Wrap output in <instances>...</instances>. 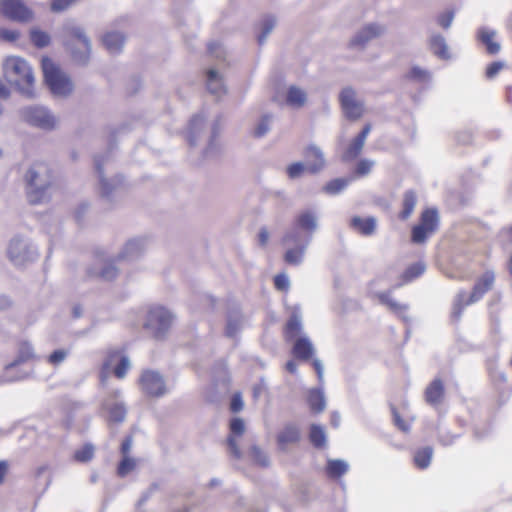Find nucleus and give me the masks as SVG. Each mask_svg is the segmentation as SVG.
<instances>
[{
  "label": "nucleus",
  "mask_w": 512,
  "mask_h": 512,
  "mask_svg": "<svg viewBox=\"0 0 512 512\" xmlns=\"http://www.w3.org/2000/svg\"><path fill=\"white\" fill-rule=\"evenodd\" d=\"M27 197L31 204L42 203L53 182L50 167L44 162L34 163L25 175Z\"/></svg>",
  "instance_id": "obj_1"
},
{
  "label": "nucleus",
  "mask_w": 512,
  "mask_h": 512,
  "mask_svg": "<svg viewBox=\"0 0 512 512\" xmlns=\"http://www.w3.org/2000/svg\"><path fill=\"white\" fill-rule=\"evenodd\" d=\"M495 282V273L492 270H487L480 277H478L474 283L472 291L467 295L466 291H460L454 300L452 317L455 320H459L465 307L478 302L483 296L489 292Z\"/></svg>",
  "instance_id": "obj_2"
},
{
  "label": "nucleus",
  "mask_w": 512,
  "mask_h": 512,
  "mask_svg": "<svg viewBox=\"0 0 512 512\" xmlns=\"http://www.w3.org/2000/svg\"><path fill=\"white\" fill-rule=\"evenodd\" d=\"M3 71L5 77L13 82L18 89L32 96V87L34 84V75L27 61L19 56H8L3 61Z\"/></svg>",
  "instance_id": "obj_3"
},
{
  "label": "nucleus",
  "mask_w": 512,
  "mask_h": 512,
  "mask_svg": "<svg viewBox=\"0 0 512 512\" xmlns=\"http://www.w3.org/2000/svg\"><path fill=\"white\" fill-rule=\"evenodd\" d=\"M41 67L44 79L50 90L57 95H68L73 90L70 78L47 56L42 58Z\"/></svg>",
  "instance_id": "obj_4"
},
{
  "label": "nucleus",
  "mask_w": 512,
  "mask_h": 512,
  "mask_svg": "<svg viewBox=\"0 0 512 512\" xmlns=\"http://www.w3.org/2000/svg\"><path fill=\"white\" fill-rule=\"evenodd\" d=\"M173 315L163 306L151 307L146 316L144 328L155 339H161L170 329Z\"/></svg>",
  "instance_id": "obj_5"
},
{
  "label": "nucleus",
  "mask_w": 512,
  "mask_h": 512,
  "mask_svg": "<svg viewBox=\"0 0 512 512\" xmlns=\"http://www.w3.org/2000/svg\"><path fill=\"white\" fill-rule=\"evenodd\" d=\"M439 227V214L435 208L424 209L419 218V223L411 230V241L415 244H423L433 235Z\"/></svg>",
  "instance_id": "obj_6"
},
{
  "label": "nucleus",
  "mask_w": 512,
  "mask_h": 512,
  "mask_svg": "<svg viewBox=\"0 0 512 512\" xmlns=\"http://www.w3.org/2000/svg\"><path fill=\"white\" fill-rule=\"evenodd\" d=\"M66 47L72 58L79 64H86L90 57L91 45L88 37L79 27L67 30Z\"/></svg>",
  "instance_id": "obj_7"
},
{
  "label": "nucleus",
  "mask_w": 512,
  "mask_h": 512,
  "mask_svg": "<svg viewBox=\"0 0 512 512\" xmlns=\"http://www.w3.org/2000/svg\"><path fill=\"white\" fill-rule=\"evenodd\" d=\"M138 384L142 392L149 397H161L167 392L163 377L151 369L142 371Z\"/></svg>",
  "instance_id": "obj_8"
},
{
  "label": "nucleus",
  "mask_w": 512,
  "mask_h": 512,
  "mask_svg": "<svg viewBox=\"0 0 512 512\" xmlns=\"http://www.w3.org/2000/svg\"><path fill=\"white\" fill-rule=\"evenodd\" d=\"M115 361H117V364L112 370L113 375L117 379H123L126 377L130 369L129 358L123 355V353L118 349H109L102 365L101 380L103 382L107 377L105 373L110 369Z\"/></svg>",
  "instance_id": "obj_9"
},
{
  "label": "nucleus",
  "mask_w": 512,
  "mask_h": 512,
  "mask_svg": "<svg viewBox=\"0 0 512 512\" xmlns=\"http://www.w3.org/2000/svg\"><path fill=\"white\" fill-rule=\"evenodd\" d=\"M3 15L15 22L26 23L33 19V11L22 0H1Z\"/></svg>",
  "instance_id": "obj_10"
},
{
  "label": "nucleus",
  "mask_w": 512,
  "mask_h": 512,
  "mask_svg": "<svg viewBox=\"0 0 512 512\" xmlns=\"http://www.w3.org/2000/svg\"><path fill=\"white\" fill-rule=\"evenodd\" d=\"M339 101L345 116L349 120L355 121L363 116L365 112L363 102L357 99L356 92L351 87H346L341 91Z\"/></svg>",
  "instance_id": "obj_11"
},
{
  "label": "nucleus",
  "mask_w": 512,
  "mask_h": 512,
  "mask_svg": "<svg viewBox=\"0 0 512 512\" xmlns=\"http://www.w3.org/2000/svg\"><path fill=\"white\" fill-rule=\"evenodd\" d=\"M22 116L28 123L44 129H51L56 123L54 116L42 107H26L22 111Z\"/></svg>",
  "instance_id": "obj_12"
},
{
  "label": "nucleus",
  "mask_w": 512,
  "mask_h": 512,
  "mask_svg": "<svg viewBox=\"0 0 512 512\" xmlns=\"http://www.w3.org/2000/svg\"><path fill=\"white\" fill-rule=\"evenodd\" d=\"M370 131L371 124H365L360 133L345 148L342 154L343 161H352L360 155Z\"/></svg>",
  "instance_id": "obj_13"
},
{
  "label": "nucleus",
  "mask_w": 512,
  "mask_h": 512,
  "mask_svg": "<svg viewBox=\"0 0 512 512\" xmlns=\"http://www.w3.org/2000/svg\"><path fill=\"white\" fill-rule=\"evenodd\" d=\"M102 408L106 412V421L109 426L123 422L126 417L127 410L122 402L106 399Z\"/></svg>",
  "instance_id": "obj_14"
},
{
  "label": "nucleus",
  "mask_w": 512,
  "mask_h": 512,
  "mask_svg": "<svg viewBox=\"0 0 512 512\" xmlns=\"http://www.w3.org/2000/svg\"><path fill=\"white\" fill-rule=\"evenodd\" d=\"M425 401L431 406H439L445 397L444 382L440 378H435L429 383L424 392Z\"/></svg>",
  "instance_id": "obj_15"
},
{
  "label": "nucleus",
  "mask_w": 512,
  "mask_h": 512,
  "mask_svg": "<svg viewBox=\"0 0 512 512\" xmlns=\"http://www.w3.org/2000/svg\"><path fill=\"white\" fill-rule=\"evenodd\" d=\"M245 431V424L241 418H233L230 421V435L227 439L229 451L235 458H240L241 452L238 447L236 437L243 435Z\"/></svg>",
  "instance_id": "obj_16"
},
{
  "label": "nucleus",
  "mask_w": 512,
  "mask_h": 512,
  "mask_svg": "<svg viewBox=\"0 0 512 512\" xmlns=\"http://www.w3.org/2000/svg\"><path fill=\"white\" fill-rule=\"evenodd\" d=\"M304 157L307 164V171L315 174L325 166V160L322 152L316 146H308L304 151Z\"/></svg>",
  "instance_id": "obj_17"
},
{
  "label": "nucleus",
  "mask_w": 512,
  "mask_h": 512,
  "mask_svg": "<svg viewBox=\"0 0 512 512\" xmlns=\"http://www.w3.org/2000/svg\"><path fill=\"white\" fill-rule=\"evenodd\" d=\"M300 440V430L294 424L286 425L277 435V443L281 449H285L290 444L298 443Z\"/></svg>",
  "instance_id": "obj_18"
},
{
  "label": "nucleus",
  "mask_w": 512,
  "mask_h": 512,
  "mask_svg": "<svg viewBox=\"0 0 512 512\" xmlns=\"http://www.w3.org/2000/svg\"><path fill=\"white\" fill-rule=\"evenodd\" d=\"M382 33V28L375 24L365 26L351 41V47L364 46L368 41L378 37Z\"/></svg>",
  "instance_id": "obj_19"
},
{
  "label": "nucleus",
  "mask_w": 512,
  "mask_h": 512,
  "mask_svg": "<svg viewBox=\"0 0 512 512\" xmlns=\"http://www.w3.org/2000/svg\"><path fill=\"white\" fill-rule=\"evenodd\" d=\"M314 349L310 340L306 337H299L295 340L292 348L293 356L301 361H308L312 358Z\"/></svg>",
  "instance_id": "obj_20"
},
{
  "label": "nucleus",
  "mask_w": 512,
  "mask_h": 512,
  "mask_svg": "<svg viewBox=\"0 0 512 512\" xmlns=\"http://www.w3.org/2000/svg\"><path fill=\"white\" fill-rule=\"evenodd\" d=\"M350 227L363 236H370L376 229V220L374 217L354 216L350 220Z\"/></svg>",
  "instance_id": "obj_21"
},
{
  "label": "nucleus",
  "mask_w": 512,
  "mask_h": 512,
  "mask_svg": "<svg viewBox=\"0 0 512 512\" xmlns=\"http://www.w3.org/2000/svg\"><path fill=\"white\" fill-rule=\"evenodd\" d=\"M478 40L486 47L490 55H495L500 51V45L495 41V32L486 28H481L477 33Z\"/></svg>",
  "instance_id": "obj_22"
},
{
  "label": "nucleus",
  "mask_w": 512,
  "mask_h": 512,
  "mask_svg": "<svg viewBox=\"0 0 512 512\" xmlns=\"http://www.w3.org/2000/svg\"><path fill=\"white\" fill-rule=\"evenodd\" d=\"M416 204V193L412 190L406 191L403 195L402 210L398 214L399 219L407 220L412 215Z\"/></svg>",
  "instance_id": "obj_23"
},
{
  "label": "nucleus",
  "mask_w": 512,
  "mask_h": 512,
  "mask_svg": "<svg viewBox=\"0 0 512 512\" xmlns=\"http://www.w3.org/2000/svg\"><path fill=\"white\" fill-rule=\"evenodd\" d=\"M125 37L117 32H108L102 37L105 48L111 53H117L121 50Z\"/></svg>",
  "instance_id": "obj_24"
},
{
  "label": "nucleus",
  "mask_w": 512,
  "mask_h": 512,
  "mask_svg": "<svg viewBox=\"0 0 512 512\" xmlns=\"http://www.w3.org/2000/svg\"><path fill=\"white\" fill-rule=\"evenodd\" d=\"M207 88L211 94L217 96H220L221 94L226 92L222 78L213 69H210L207 72Z\"/></svg>",
  "instance_id": "obj_25"
},
{
  "label": "nucleus",
  "mask_w": 512,
  "mask_h": 512,
  "mask_svg": "<svg viewBox=\"0 0 512 512\" xmlns=\"http://www.w3.org/2000/svg\"><path fill=\"white\" fill-rule=\"evenodd\" d=\"M433 449L431 447H423L415 451L413 462L416 468L426 469L432 460Z\"/></svg>",
  "instance_id": "obj_26"
},
{
  "label": "nucleus",
  "mask_w": 512,
  "mask_h": 512,
  "mask_svg": "<svg viewBox=\"0 0 512 512\" xmlns=\"http://www.w3.org/2000/svg\"><path fill=\"white\" fill-rule=\"evenodd\" d=\"M301 332V321L297 315H292L286 322L283 335L287 342L295 339Z\"/></svg>",
  "instance_id": "obj_27"
},
{
  "label": "nucleus",
  "mask_w": 512,
  "mask_h": 512,
  "mask_svg": "<svg viewBox=\"0 0 512 512\" xmlns=\"http://www.w3.org/2000/svg\"><path fill=\"white\" fill-rule=\"evenodd\" d=\"M307 402L310 410L318 414L325 409V399L323 393L318 389H312L308 393Z\"/></svg>",
  "instance_id": "obj_28"
},
{
  "label": "nucleus",
  "mask_w": 512,
  "mask_h": 512,
  "mask_svg": "<svg viewBox=\"0 0 512 512\" xmlns=\"http://www.w3.org/2000/svg\"><path fill=\"white\" fill-rule=\"evenodd\" d=\"M286 101L292 107H302L306 102V93L296 86H291L288 89Z\"/></svg>",
  "instance_id": "obj_29"
},
{
  "label": "nucleus",
  "mask_w": 512,
  "mask_h": 512,
  "mask_svg": "<svg viewBox=\"0 0 512 512\" xmlns=\"http://www.w3.org/2000/svg\"><path fill=\"white\" fill-rule=\"evenodd\" d=\"M391 413L393 417L394 425L402 432L408 433L411 428V424L414 421V417L406 416L403 417L399 410L395 406H391Z\"/></svg>",
  "instance_id": "obj_30"
},
{
  "label": "nucleus",
  "mask_w": 512,
  "mask_h": 512,
  "mask_svg": "<svg viewBox=\"0 0 512 512\" xmlns=\"http://www.w3.org/2000/svg\"><path fill=\"white\" fill-rule=\"evenodd\" d=\"M309 440L315 448H323L326 444L324 429L317 424H312L309 430Z\"/></svg>",
  "instance_id": "obj_31"
},
{
  "label": "nucleus",
  "mask_w": 512,
  "mask_h": 512,
  "mask_svg": "<svg viewBox=\"0 0 512 512\" xmlns=\"http://www.w3.org/2000/svg\"><path fill=\"white\" fill-rule=\"evenodd\" d=\"M30 40L35 47L44 48L50 44L51 37L47 32L35 27L30 30Z\"/></svg>",
  "instance_id": "obj_32"
},
{
  "label": "nucleus",
  "mask_w": 512,
  "mask_h": 512,
  "mask_svg": "<svg viewBox=\"0 0 512 512\" xmlns=\"http://www.w3.org/2000/svg\"><path fill=\"white\" fill-rule=\"evenodd\" d=\"M348 470L347 464L342 460H330L326 466V473L330 478L336 479L343 476Z\"/></svg>",
  "instance_id": "obj_33"
},
{
  "label": "nucleus",
  "mask_w": 512,
  "mask_h": 512,
  "mask_svg": "<svg viewBox=\"0 0 512 512\" xmlns=\"http://www.w3.org/2000/svg\"><path fill=\"white\" fill-rule=\"evenodd\" d=\"M94 454L95 447L91 443H86L81 448L75 450L73 460L78 463H87L93 459Z\"/></svg>",
  "instance_id": "obj_34"
},
{
  "label": "nucleus",
  "mask_w": 512,
  "mask_h": 512,
  "mask_svg": "<svg viewBox=\"0 0 512 512\" xmlns=\"http://www.w3.org/2000/svg\"><path fill=\"white\" fill-rule=\"evenodd\" d=\"M425 271V265L421 262L414 263L406 268L401 279L403 283H408L421 276Z\"/></svg>",
  "instance_id": "obj_35"
},
{
  "label": "nucleus",
  "mask_w": 512,
  "mask_h": 512,
  "mask_svg": "<svg viewBox=\"0 0 512 512\" xmlns=\"http://www.w3.org/2000/svg\"><path fill=\"white\" fill-rule=\"evenodd\" d=\"M297 227L312 232L316 227L315 216L311 212H303L296 219Z\"/></svg>",
  "instance_id": "obj_36"
},
{
  "label": "nucleus",
  "mask_w": 512,
  "mask_h": 512,
  "mask_svg": "<svg viewBox=\"0 0 512 512\" xmlns=\"http://www.w3.org/2000/svg\"><path fill=\"white\" fill-rule=\"evenodd\" d=\"M348 183L349 180L345 178L333 179L323 187V191L327 194L335 195L340 193L343 189H345Z\"/></svg>",
  "instance_id": "obj_37"
},
{
  "label": "nucleus",
  "mask_w": 512,
  "mask_h": 512,
  "mask_svg": "<svg viewBox=\"0 0 512 512\" xmlns=\"http://www.w3.org/2000/svg\"><path fill=\"white\" fill-rule=\"evenodd\" d=\"M136 465V459L130 456L123 457V459L119 462L117 466V475L122 478L127 476L136 468Z\"/></svg>",
  "instance_id": "obj_38"
},
{
  "label": "nucleus",
  "mask_w": 512,
  "mask_h": 512,
  "mask_svg": "<svg viewBox=\"0 0 512 512\" xmlns=\"http://www.w3.org/2000/svg\"><path fill=\"white\" fill-rule=\"evenodd\" d=\"M405 78L410 81H415L419 83H425L429 81L430 74L428 71L418 67L414 66L410 69V71L405 75Z\"/></svg>",
  "instance_id": "obj_39"
},
{
  "label": "nucleus",
  "mask_w": 512,
  "mask_h": 512,
  "mask_svg": "<svg viewBox=\"0 0 512 512\" xmlns=\"http://www.w3.org/2000/svg\"><path fill=\"white\" fill-rule=\"evenodd\" d=\"M117 274L118 269L111 261L107 262L98 274H94L92 271H89V277L97 276L103 280H113L116 278Z\"/></svg>",
  "instance_id": "obj_40"
},
{
  "label": "nucleus",
  "mask_w": 512,
  "mask_h": 512,
  "mask_svg": "<svg viewBox=\"0 0 512 512\" xmlns=\"http://www.w3.org/2000/svg\"><path fill=\"white\" fill-rule=\"evenodd\" d=\"M304 254V246H299L286 251L284 260L287 264L297 265L301 262Z\"/></svg>",
  "instance_id": "obj_41"
},
{
  "label": "nucleus",
  "mask_w": 512,
  "mask_h": 512,
  "mask_svg": "<svg viewBox=\"0 0 512 512\" xmlns=\"http://www.w3.org/2000/svg\"><path fill=\"white\" fill-rule=\"evenodd\" d=\"M381 304L386 305L393 312H400L405 309V306L399 304L395 300H393L389 293L382 292L377 295Z\"/></svg>",
  "instance_id": "obj_42"
},
{
  "label": "nucleus",
  "mask_w": 512,
  "mask_h": 512,
  "mask_svg": "<svg viewBox=\"0 0 512 512\" xmlns=\"http://www.w3.org/2000/svg\"><path fill=\"white\" fill-rule=\"evenodd\" d=\"M307 170V164H303L301 162H295V163H292L290 164L288 167H287V175L290 179H295V178H298L300 177L304 171Z\"/></svg>",
  "instance_id": "obj_43"
},
{
  "label": "nucleus",
  "mask_w": 512,
  "mask_h": 512,
  "mask_svg": "<svg viewBox=\"0 0 512 512\" xmlns=\"http://www.w3.org/2000/svg\"><path fill=\"white\" fill-rule=\"evenodd\" d=\"M68 350H65V349H57L55 351H53L49 356H48V363L53 365V366H57L59 365L60 363H62L66 357L68 356Z\"/></svg>",
  "instance_id": "obj_44"
},
{
  "label": "nucleus",
  "mask_w": 512,
  "mask_h": 512,
  "mask_svg": "<svg viewBox=\"0 0 512 512\" xmlns=\"http://www.w3.org/2000/svg\"><path fill=\"white\" fill-rule=\"evenodd\" d=\"M273 282H274L275 289L282 291V292H288L290 282H289V279L286 276V274L279 273V274L275 275L273 278Z\"/></svg>",
  "instance_id": "obj_45"
},
{
  "label": "nucleus",
  "mask_w": 512,
  "mask_h": 512,
  "mask_svg": "<svg viewBox=\"0 0 512 512\" xmlns=\"http://www.w3.org/2000/svg\"><path fill=\"white\" fill-rule=\"evenodd\" d=\"M251 456L255 464L262 467H266L268 465V458L260 448L253 447L251 449Z\"/></svg>",
  "instance_id": "obj_46"
},
{
  "label": "nucleus",
  "mask_w": 512,
  "mask_h": 512,
  "mask_svg": "<svg viewBox=\"0 0 512 512\" xmlns=\"http://www.w3.org/2000/svg\"><path fill=\"white\" fill-rule=\"evenodd\" d=\"M372 166L373 162L366 159L360 160L355 168V175L359 177L367 175L371 171Z\"/></svg>",
  "instance_id": "obj_47"
},
{
  "label": "nucleus",
  "mask_w": 512,
  "mask_h": 512,
  "mask_svg": "<svg viewBox=\"0 0 512 512\" xmlns=\"http://www.w3.org/2000/svg\"><path fill=\"white\" fill-rule=\"evenodd\" d=\"M504 67L502 62L496 61L489 64L486 68L485 75L488 79L494 78Z\"/></svg>",
  "instance_id": "obj_48"
},
{
  "label": "nucleus",
  "mask_w": 512,
  "mask_h": 512,
  "mask_svg": "<svg viewBox=\"0 0 512 512\" xmlns=\"http://www.w3.org/2000/svg\"><path fill=\"white\" fill-rule=\"evenodd\" d=\"M243 409V400L240 393H234L230 401V411L238 413Z\"/></svg>",
  "instance_id": "obj_49"
},
{
  "label": "nucleus",
  "mask_w": 512,
  "mask_h": 512,
  "mask_svg": "<svg viewBox=\"0 0 512 512\" xmlns=\"http://www.w3.org/2000/svg\"><path fill=\"white\" fill-rule=\"evenodd\" d=\"M274 27V20L271 19V18H268L266 19L264 22H263V29H262V33L258 36V43L260 45L263 44V42L265 41V38L267 37V35L271 32V30L273 29Z\"/></svg>",
  "instance_id": "obj_50"
},
{
  "label": "nucleus",
  "mask_w": 512,
  "mask_h": 512,
  "mask_svg": "<svg viewBox=\"0 0 512 512\" xmlns=\"http://www.w3.org/2000/svg\"><path fill=\"white\" fill-rule=\"evenodd\" d=\"M269 130V117L265 116L261 119L253 134L255 137H262Z\"/></svg>",
  "instance_id": "obj_51"
},
{
  "label": "nucleus",
  "mask_w": 512,
  "mask_h": 512,
  "mask_svg": "<svg viewBox=\"0 0 512 512\" xmlns=\"http://www.w3.org/2000/svg\"><path fill=\"white\" fill-rule=\"evenodd\" d=\"M453 18L454 13L452 11H448L438 17V23L442 28L447 29L451 25Z\"/></svg>",
  "instance_id": "obj_52"
},
{
  "label": "nucleus",
  "mask_w": 512,
  "mask_h": 512,
  "mask_svg": "<svg viewBox=\"0 0 512 512\" xmlns=\"http://www.w3.org/2000/svg\"><path fill=\"white\" fill-rule=\"evenodd\" d=\"M20 33L16 30L2 29L0 30V37L5 41H16L18 40Z\"/></svg>",
  "instance_id": "obj_53"
},
{
  "label": "nucleus",
  "mask_w": 512,
  "mask_h": 512,
  "mask_svg": "<svg viewBox=\"0 0 512 512\" xmlns=\"http://www.w3.org/2000/svg\"><path fill=\"white\" fill-rule=\"evenodd\" d=\"M20 360L26 361L33 357V349L29 343H22L20 347Z\"/></svg>",
  "instance_id": "obj_54"
},
{
  "label": "nucleus",
  "mask_w": 512,
  "mask_h": 512,
  "mask_svg": "<svg viewBox=\"0 0 512 512\" xmlns=\"http://www.w3.org/2000/svg\"><path fill=\"white\" fill-rule=\"evenodd\" d=\"M75 0H53L51 9L55 12H60L69 7Z\"/></svg>",
  "instance_id": "obj_55"
},
{
  "label": "nucleus",
  "mask_w": 512,
  "mask_h": 512,
  "mask_svg": "<svg viewBox=\"0 0 512 512\" xmlns=\"http://www.w3.org/2000/svg\"><path fill=\"white\" fill-rule=\"evenodd\" d=\"M133 443V438L131 435H128L124 438V440L121 443L120 452L123 457L129 456L131 447Z\"/></svg>",
  "instance_id": "obj_56"
},
{
  "label": "nucleus",
  "mask_w": 512,
  "mask_h": 512,
  "mask_svg": "<svg viewBox=\"0 0 512 512\" xmlns=\"http://www.w3.org/2000/svg\"><path fill=\"white\" fill-rule=\"evenodd\" d=\"M269 239V232L266 228H262L258 234V241L261 246H265Z\"/></svg>",
  "instance_id": "obj_57"
},
{
  "label": "nucleus",
  "mask_w": 512,
  "mask_h": 512,
  "mask_svg": "<svg viewBox=\"0 0 512 512\" xmlns=\"http://www.w3.org/2000/svg\"><path fill=\"white\" fill-rule=\"evenodd\" d=\"M311 364H312L315 372L317 373L319 381H322V378H323V368H322L321 362L318 359H313Z\"/></svg>",
  "instance_id": "obj_58"
},
{
  "label": "nucleus",
  "mask_w": 512,
  "mask_h": 512,
  "mask_svg": "<svg viewBox=\"0 0 512 512\" xmlns=\"http://www.w3.org/2000/svg\"><path fill=\"white\" fill-rule=\"evenodd\" d=\"M8 472V464L5 461H0V485L3 484Z\"/></svg>",
  "instance_id": "obj_59"
},
{
  "label": "nucleus",
  "mask_w": 512,
  "mask_h": 512,
  "mask_svg": "<svg viewBox=\"0 0 512 512\" xmlns=\"http://www.w3.org/2000/svg\"><path fill=\"white\" fill-rule=\"evenodd\" d=\"M282 241L284 243H291V242H297L298 241V235L295 233H287L284 235Z\"/></svg>",
  "instance_id": "obj_60"
},
{
  "label": "nucleus",
  "mask_w": 512,
  "mask_h": 512,
  "mask_svg": "<svg viewBox=\"0 0 512 512\" xmlns=\"http://www.w3.org/2000/svg\"><path fill=\"white\" fill-rule=\"evenodd\" d=\"M285 367H286V370H287L289 373H291V374H294V373H296V371H297V364H296V363H295V361H293V360L288 361V362L286 363Z\"/></svg>",
  "instance_id": "obj_61"
},
{
  "label": "nucleus",
  "mask_w": 512,
  "mask_h": 512,
  "mask_svg": "<svg viewBox=\"0 0 512 512\" xmlns=\"http://www.w3.org/2000/svg\"><path fill=\"white\" fill-rule=\"evenodd\" d=\"M9 94H10V91H9L8 87L0 81V97L8 98Z\"/></svg>",
  "instance_id": "obj_62"
},
{
  "label": "nucleus",
  "mask_w": 512,
  "mask_h": 512,
  "mask_svg": "<svg viewBox=\"0 0 512 512\" xmlns=\"http://www.w3.org/2000/svg\"><path fill=\"white\" fill-rule=\"evenodd\" d=\"M331 423L333 426H338V416L336 414H333L332 415V418H331Z\"/></svg>",
  "instance_id": "obj_63"
},
{
  "label": "nucleus",
  "mask_w": 512,
  "mask_h": 512,
  "mask_svg": "<svg viewBox=\"0 0 512 512\" xmlns=\"http://www.w3.org/2000/svg\"><path fill=\"white\" fill-rule=\"evenodd\" d=\"M508 270H509V273L512 275V252H511V256L508 261Z\"/></svg>",
  "instance_id": "obj_64"
}]
</instances>
